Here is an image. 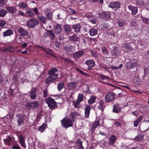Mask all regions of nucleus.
Listing matches in <instances>:
<instances>
[{
  "label": "nucleus",
  "mask_w": 149,
  "mask_h": 149,
  "mask_svg": "<svg viewBox=\"0 0 149 149\" xmlns=\"http://www.w3.org/2000/svg\"><path fill=\"white\" fill-rule=\"evenodd\" d=\"M143 2L142 0H137L136 3L137 5L142 6L143 5Z\"/></svg>",
  "instance_id": "603ef678"
},
{
  "label": "nucleus",
  "mask_w": 149,
  "mask_h": 149,
  "mask_svg": "<svg viewBox=\"0 0 149 149\" xmlns=\"http://www.w3.org/2000/svg\"><path fill=\"white\" fill-rule=\"evenodd\" d=\"M99 122L98 121H95L93 123L90 129L91 133H93L94 132L95 129L99 125Z\"/></svg>",
  "instance_id": "f3484780"
},
{
  "label": "nucleus",
  "mask_w": 149,
  "mask_h": 149,
  "mask_svg": "<svg viewBox=\"0 0 149 149\" xmlns=\"http://www.w3.org/2000/svg\"><path fill=\"white\" fill-rule=\"evenodd\" d=\"M80 103V102L77 100L76 101H73L72 102L74 107L76 108H78L80 106L79 103Z\"/></svg>",
  "instance_id": "37998d69"
},
{
  "label": "nucleus",
  "mask_w": 149,
  "mask_h": 149,
  "mask_svg": "<svg viewBox=\"0 0 149 149\" xmlns=\"http://www.w3.org/2000/svg\"><path fill=\"white\" fill-rule=\"evenodd\" d=\"M64 82L62 81L61 82L58 83L57 86V88L59 91H60L62 88L64 87Z\"/></svg>",
  "instance_id": "2f4dec72"
},
{
  "label": "nucleus",
  "mask_w": 149,
  "mask_h": 149,
  "mask_svg": "<svg viewBox=\"0 0 149 149\" xmlns=\"http://www.w3.org/2000/svg\"><path fill=\"white\" fill-rule=\"evenodd\" d=\"M121 4V3L118 1L112 2L109 4V6L115 10H117L120 8Z\"/></svg>",
  "instance_id": "6e6552de"
},
{
  "label": "nucleus",
  "mask_w": 149,
  "mask_h": 149,
  "mask_svg": "<svg viewBox=\"0 0 149 149\" xmlns=\"http://www.w3.org/2000/svg\"><path fill=\"white\" fill-rule=\"evenodd\" d=\"M77 82H71L68 84L67 86L69 90H74L77 88Z\"/></svg>",
  "instance_id": "9b49d317"
},
{
  "label": "nucleus",
  "mask_w": 149,
  "mask_h": 149,
  "mask_svg": "<svg viewBox=\"0 0 149 149\" xmlns=\"http://www.w3.org/2000/svg\"><path fill=\"white\" fill-rule=\"evenodd\" d=\"M82 142L81 141H80L79 142V148L80 149H84L82 145Z\"/></svg>",
  "instance_id": "69168bd1"
},
{
  "label": "nucleus",
  "mask_w": 149,
  "mask_h": 149,
  "mask_svg": "<svg viewBox=\"0 0 149 149\" xmlns=\"http://www.w3.org/2000/svg\"><path fill=\"white\" fill-rule=\"evenodd\" d=\"M68 10L71 14L76 15L77 14V12L74 9L71 8H68Z\"/></svg>",
  "instance_id": "3c124183"
},
{
  "label": "nucleus",
  "mask_w": 149,
  "mask_h": 149,
  "mask_svg": "<svg viewBox=\"0 0 149 149\" xmlns=\"http://www.w3.org/2000/svg\"><path fill=\"white\" fill-rule=\"evenodd\" d=\"M46 19L48 20H51L52 19V13H49L48 14H46Z\"/></svg>",
  "instance_id": "09e8293b"
},
{
  "label": "nucleus",
  "mask_w": 149,
  "mask_h": 149,
  "mask_svg": "<svg viewBox=\"0 0 149 149\" xmlns=\"http://www.w3.org/2000/svg\"><path fill=\"white\" fill-rule=\"evenodd\" d=\"M37 88H34L33 90H31L29 92V97L32 100L35 99L37 96L36 91H37Z\"/></svg>",
  "instance_id": "1a4fd4ad"
},
{
  "label": "nucleus",
  "mask_w": 149,
  "mask_h": 149,
  "mask_svg": "<svg viewBox=\"0 0 149 149\" xmlns=\"http://www.w3.org/2000/svg\"><path fill=\"white\" fill-rule=\"evenodd\" d=\"M91 107L87 105L84 108L85 110V118H89Z\"/></svg>",
  "instance_id": "ddd939ff"
},
{
  "label": "nucleus",
  "mask_w": 149,
  "mask_h": 149,
  "mask_svg": "<svg viewBox=\"0 0 149 149\" xmlns=\"http://www.w3.org/2000/svg\"><path fill=\"white\" fill-rule=\"evenodd\" d=\"M141 19L146 24H149V19L142 17Z\"/></svg>",
  "instance_id": "864d4df0"
},
{
  "label": "nucleus",
  "mask_w": 149,
  "mask_h": 149,
  "mask_svg": "<svg viewBox=\"0 0 149 149\" xmlns=\"http://www.w3.org/2000/svg\"><path fill=\"white\" fill-rule=\"evenodd\" d=\"M84 52L82 51H79L75 52L73 55V57L76 59H78L81 57L84 54Z\"/></svg>",
  "instance_id": "aec40b11"
},
{
  "label": "nucleus",
  "mask_w": 149,
  "mask_h": 149,
  "mask_svg": "<svg viewBox=\"0 0 149 149\" xmlns=\"http://www.w3.org/2000/svg\"><path fill=\"white\" fill-rule=\"evenodd\" d=\"M43 97L45 98H46L49 95L48 91L47 88L43 90Z\"/></svg>",
  "instance_id": "de8ad7c7"
},
{
  "label": "nucleus",
  "mask_w": 149,
  "mask_h": 149,
  "mask_svg": "<svg viewBox=\"0 0 149 149\" xmlns=\"http://www.w3.org/2000/svg\"><path fill=\"white\" fill-rule=\"evenodd\" d=\"M99 78L102 80H106L110 79L109 76H105L102 75L101 74H99Z\"/></svg>",
  "instance_id": "a18cd8bd"
},
{
  "label": "nucleus",
  "mask_w": 149,
  "mask_h": 149,
  "mask_svg": "<svg viewBox=\"0 0 149 149\" xmlns=\"http://www.w3.org/2000/svg\"><path fill=\"white\" fill-rule=\"evenodd\" d=\"M13 31L11 29H8L3 32V35L4 37L10 36L13 34Z\"/></svg>",
  "instance_id": "b1692460"
},
{
  "label": "nucleus",
  "mask_w": 149,
  "mask_h": 149,
  "mask_svg": "<svg viewBox=\"0 0 149 149\" xmlns=\"http://www.w3.org/2000/svg\"><path fill=\"white\" fill-rule=\"evenodd\" d=\"M6 24V22L4 20L0 21V27L4 26Z\"/></svg>",
  "instance_id": "bf43d9fd"
},
{
  "label": "nucleus",
  "mask_w": 149,
  "mask_h": 149,
  "mask_svg": "<svg viewBox=\"0 0 149 149\" xmlns=\"http://www.w3.org/2000/svg\"><path fill=\"white\" fill-rule=\"evenodd\" d=\"M105 17L107 19H109L111 17V14L109 12H105Z\"/></svg>",
  "instance_id": "6e6d98bb"
},
{
  "label": "nucleus",
  "mask_w": 149,
  "mask_h": 149,
  "mask_svg": "<svg viewBox=\"0 0 149 149\" xmlns=\"http://www.w3.org/2000/svg\"><path fill=\"white\" fill-rule=\"evenodd\" d=\"M26 13L28 16L30 17H32L34 16V14L32 12V11L31 10V9L29 10H26Z\"/></svg>",
  "instance_id": "58836bf2"
},
{
  "label": "nucleus",
  "mask_w": 149,
  "mask_h": 149,
  "mask_svg": "<svg viewBox=\"0 0 149 149\" xmlns=\"http://www.w3.org/2000/svg\"><path fill=\"white\" fill-rule=\"evenodd\" d=\"M116 136L114 135H112L109 138V144L111 145H113L116 141Z\"/></svg>",
  "instance_id": "4be33fe9"
},
{
  "label": "nucleus",
  "mask_w": 149,
  "mask_h": 149,
  "mask_svg": "<svg viewBox=\"0 0 149 149\" xmlns=\"http://www.w3.org/2000/svg\"><path fill=\"white\" fill-rule=\"evenodd\" d=\"M8 49H8L5 48V47H4L3 48H0V50L1 51H2V52H6L7 51Z\"/></svg>",
  "instance_id": "774afa93"
},
{
  "label": "nucleus",
  "mask_w": 149,
  "mask_h": 149,
  "mask_svg": "<svg viewBox=\"0 0 149 149\" xmlns=\"http://www.w3.org/2000/svg\"><path fill=\"white\" fill-rule=\"evenodd\" d=\"M62 29L61 25L59 24H57L54 27V31L56 34H59L62 31Z\"/></svg>",
  "instance_id": "f8f14e48"
},
{
  "label": "nucleus",
  "mask_w": 149,
  "mask_h": 149,
  "mask_svg": "<svg viewBox=\"0 0 149 149\" xmlns=\"http://www.w3.org/2000/svg\"><path fill=\"white\" fill-rule=\"evenodd\" d=\"M6 9L9 12L12 13H16L17 9L15 7L8 6L6 8Z\"/></svg>",
  "instance_id": "5701e85b"
},
{
  "label": "nucleus",
  "mask_w": 149,
  "mask_h": 149,
  "mask_svg": "<svg viewBox=\"0 0 149 149\" xmlns=\"http://www.w3.org/2000/svg\"><path fill=\"white\" fill-rule=\"evenodd\" d=\"M143 118L142 116H141L139 117L136 120L134 121V126L136 127L138 126V123L141 121Z\"/></svg>",
  "instance_id": "473e14b6"
},
{
  "label": "nucleus",
  "mask_w": 149,
  "mask_h": 149,
  "mask_svg": "<svg viewBox=\"0 0 149 149\" xmlns=\"http://www.w3.org/2000/svg\"><path fill=\"white\" fill-rule=\"evenodd\" d=\"M31 10L33 11L36 14L38 15V10L36 7L31 8Z\"/></svg>",
  "instance_id": "4d7b16f0"
},
{
  "label": "nucleus",
  "mask_w": 149,
  "mask_h": 149,
  "mask_svg": "<svg viewBox=\"0 0 149 149\" xmlns=\"http://www.w3.org/2000/svg\"><path fill=\"white\" fill-rule=\"evenodd\" d=\"M140 109L142 113H145L148 112V107L146 106H144L141 107Z\"/></svg>",
  "instance_id": "4c0bfd02"
},
{
  "label": "nucleus",
  "mask_w": 149,
  "mask_h": 149,
  "mask_svg": "<svg viewBox=\"0 0 149 149\" xmlns=\"http://www.w3.org/2000/svg\"><path fill=\"white\" fill-rule=\"evenodd\" d=\"M64 30L65 32L69 33L71 31V28L69 25L66 24L64 26Z\"/></svg>",
  "instance_id": "72a5a7b5"
},
{
  "label": "nucleus",
  "mask_w": 149,
  "mask_h": 149,
  "mask_svg": "<svg viewBox=\"0 0 149 149\" xmlns=\"http://www.w3.org/2000/svg\"><path fill=\"white\" fill-rule=\"evenodd\" d=\"M69 38L70 40L76 42L78 41L79 39V38L75 35H73L72 36H70Z\"/></svg>",
  "instance_id": "7c9ffc66"
},
{
  "label": "nucleus",
  "mask_w": 149,
  "mask_h": 149,
  "mask_svg": "<svg viewBox=\"0 0 149 149\" xmlns=\"http://www.w3.org/2000/svg\"><path fill=\"white\" fill-rule=\"evenodd\" d=\"M47 35L52 40H54L55 38V34L52 30L47 31Z\"/></svg>",
  "instance_id": "393cba45"
},
{
  "label": "nucleus",
  "mask_w": 149,
  "mask_h": 149,
  "mask_svg": "<svg viewBox=\"0 0 149 149\" xmlns=\"http://www.w3.org/2000/svg\"><path fill=\"white\" fill-rule=\"evenodd\" d=\"M113 111V112L118 113L121 112V109L119 105H114Z\"/></svg>",
  "instance_id": "a878e982"
},
{
  "label": "nucleus",
  "mask_w": 149,
  "mask_h": 149,
  "mask_svg": "<svg viewBox=\"0 0 149 149\" xmlns=\"http://www.w3.org/2000/svg\"><path fill=\"white\" fill-rule=\"evenodd\" d=\"M84 99V95L81 93L79 94L78 98L77 100L81 102L82 101H83Z\"/></svg>",
  "instance_id": "e433bc0d"
},
{
  "label": "nucleus",
  "mask_w": 149,
  "mask_h": 149,
  "mask_svg": "<svg viewBox=\"0 0 149 149\" xmlns=\"http://www.w3.org/2000/svg\"><path fill=\"white\" fill-rule=\"evenodd\" d=\"M47 128V124L45 123H43L41 126L39 127L38 130L39 131L41 132H42L45 131V130Z\"/></svg>",
  "instance_id": "cd10ccee"
},
{
  "label": "nucleus",
  "mask_w": 149,
  "mask_h": 149,
  "mask_svg": "<svg viewBox=\"0 0 149 149\" xmlns=\"http://www.w3.org/2000/svg\"><path fill=\"white\" fill-rule=\"evenodd\" d=\"M58 71L57 69L54 68L48 72V73L49 75L45 80V82L47 84L57 79L58 75V74L57 73Z\"/></svg>",
  "instance_id": "f257e3e1"
},
{
  "label": "nucleus",
  "mask_w": 149,
  "mask_h": 149,
  "mask_svg": "<svg viewBox=\"0 0 149 149\" xmlns=\"http://www.w3.org/2000/svg\"><path fill=\"white\" fill-rule=\"evenodd\" d=\"M38 18L41 22L43 24H45L46 23L47 19L46 18L43 16H38Z\"/></svg>",
  "instance_id": "c9c22d12"
},
{
  "label": "nucleus",
  "mask_w": 149,
  "mask_h": 149,
  "mask_svg": "<svg viewBox=\"0 0 149 149\" xmlns=\"http://www.w3.org/2000/svg\"><path fill=\"white\" fill-rule=\"evenodd\" d=\"M72 28L74 29L75 32L78 33L80 31L81 29L80 25L79 24H74L72 26Z\"/></svg>",
  "instance_id": "412c9836"
},
{
  "label": "nucleus",
  "mask_w": 149,
  "mask_h": 149,
  "mask_svg": "<svg viewBox=\"0 0 149 149\" xmlns=\"http://www.w3.org/2000/svg\"><path fill=\"white\" fill-rule=\"evenodd\" d=\"M118 26L119 27H122V26H124L125 24L126 23L125 22L122 20H119L118 21Z\"/></svg>",
  "instance_id": "79ce46f5"
},
{
  "label": "nucleus",
  "mask_w": 149,
  "mask_h": 149,
  "mask_svg": "<svg viewBox=\"0 0 149 149\" xmlns=\"http://www.w3.org/2000/svg\"><path fill=\"white\" fill-rule=\"evenodd\" d=\"M13 149H20V147L19 145L17 144V145L13 146Z\"/></svg>",
  "instance_id": "338daca9"
},
{
  "label": "nucleus",
  "mask_w": 149,
  "mask_h": 149,
  "mask_svg": "<svg viewBox=\"0 0 149 149\" xmlns=\"http://www.w3.org/2000/svg\"><path fill=\"white\" fill-rule=\"evenodd\" d=\"M18 138L19 140V143L21 146L24 148H26V146L25 143V139L23 136L22 135H21Z\"/></svg>",
  "instance_id": "6ab92c4d"
},
{
  "label": "nucleus",
  "mask_w": 149,
  "mask_h": 149,
  "mask_svg": "<svg viewBox=\"0 0 149 149\" xmlns=\"http://www.w3.org/2000/svg\"><path fill=\"white\" fill-rule=\"evenodd\" d=\"M39 104V103L38 101H34L33 102L27 103L26 107L29 109H36L38 107Z\"/></svg>",
  "instance_id": "0eeeda50"
},
{
  "label": "nucleus",
  "mask_w": 149,
  "mask_h": 149,
  "mask_svg": "<svg viewBox=\"0 0 149 149\" xmlns=\"http://www.w3.org/2000/svg\"><path fill=\"white\" fill-rule=\"evenodd\" d=\"M61 122L62 126L66 129L72 127L73 125V121L68 118H64Z\"/></svg>",
  "instance_id": "f03ea898"
},
{
  "label": "nucleus",
  "mask_w": 149,
  "mask_h": 149,
  "mask_svg": "<svg viewBox=\"0 0 149 149\" xmlns=\"http://www.w3.org/2000/svg\"><path fill=\"white\" fill-rule=\"evenodd\" d=\"M3 141L5 144L8 146H10V143L11 140V138L8 136H7L6 139H3Z\"/></svg>",
  "instance_id": "f704fd0d"
},
{
  "label": "nucleus",
  "mask_w": 149,
  "mask_h": 149,
  "mask_svg": "<svg viewBox=\"0 0 149 149\" xmlns=\"http://www.w3.org/2000/svg\"><path fill=\"white\" fill-rule=\"evenodd\" d=\"M18 13V15L22 16L23 17L25 16V14L21 10L19 11Z\"/></svg>",
  "instance_id": "0e129e2a"
},
{
  "label": "nucleus",
  "mask_w": 149,
  "mask_h": 149,
  "mask_svg": "<svg viewBox=\"0 0 149 149\" xmlns=\"http://www.w3.org/2000/svg\"><path fill=\"white\" fill-rule=\"evenodd\" d=\"M80 116V114L79 113L76 112H74L71 113L69 115V117L71 118V119L73 122L76 118H79Z\"/></svg>",
  "instance_id": "a211bd4d"
},
{
  "label": "nucleus",
  "mask_w": 149,
  "mask_h": 149,
  "mask_svg": "<svg viewBox=\"0 0 149 149\" xmlns=\"http://www.w3.org/2000/svg\"><path fill=\"white\" fill-rule=\"evenodd\" d=\"M85 64L89 67H92L95 65V62L92 60H89L85 62Z\"/></svg>",
  "instance_id": "bb28decb"
},
{
  "label": "nucleus",
  "mask_w": 149,
  "mask_h": 149,
  "mask_svg": "<svg viewBox=\"0 0 149 149\" xmlns=\"http://www.w3.org/2000/svg\"><path fill=\"white\" fill-rule=\"evenodd\" d=\"M105 12L100 13L98 14L99 17L101 18H103L105 17Z\"/></svg>",
  "instance_id": "13d9d810"
},
{
  "label": "nucleus",
  "mask_w": 149,
  "mask_h": 149,
  "mask_svg": "<svg viewBox=\"0 0 149 149\" xmlns=\"http://www.w3.org/2000/svg\"><path fill=\"white\" fill-rule=\"evenodd\" d=\"M100 67L103 69L107 70L109 68L104 63H101L99 65Z\"/></svg>",
  "instance_id": "49530a36"
},
{
  "label": "nucleus",
  "mask_w": 149,
  "mask_h": 149,
  "mask_svg": "<svg viewBox=\"0 0 149 149\" xmlns=\"http://www.w3.org/2000/svg\"><path fill=\"white\" fill-rule=\"evenodd\" d=\"M9 92L11 96H12V97L14 95V93H13L14 91H13V89H10L9 90Z\"/></svg>",
  "instance_id": "680f3d73"
},
{
  "label": "nucleus",
  "mask_w": 149,
  "mask_h": 149,
  "mask_svg": "<svg viewBox=\"0 0 149 149\" xmlns=\"http://www.w3.org/2000/svg\"><path fill=\"white\" fill-rule=\"evenodd\" d=\"M17 31L22 36H26L28 35V31L23 27H20L18 29Z\"/></svg>",
  "instance_id": "4468645a"
},
{
  "label": "nucleus",
  "mask_w": 149,
  "mask_h": 149,
  "mask_svg": "<svg viewBox=\"0 0 149 149\" xmlns=\"http://www.w3.org/2000/svg\"><path fill=\"white\" fill-rule=\"evenodd\" d=\"M5 5V0H0V6H2Z\"/></svg>",
  "instance_id": "052dcab7"
},
{
  "label": "nucleus",
  "mask_w": 149,
  "mask_h": 149,
  "mask_svg": "<svg viewBox=\"0 0 149 149\" xmlns=\"http://www.w3.org/2000/svg\"><path fill=\"white\" fill-rule=\"evenodd\" d=\"M124 47L127 49H128V50L130 51H132L133 49L132 47L129 44H125L124 45Z\"/></svg>",
  "instance_id": "8fccbe9b"
},
{
  "label": "nucleus",
  "mask_w": 149,
  "mask_h": 149,
  "mask_svg": "<svg viewBox=\"0 0 149 149\" xmlns=\"http://www.w3.org/2000/svg\"><path fill=\"white\" fill-rule=\"evenodd\" d=\"M7 12L3 9H0V17H4L7 14Z\"/></svg>",
  "instance_id": "ea45409f"
},
{
  "label": "nucleus",
  "mask_w": 149,
  "mask_h": 149,
  "mask_svg": "<svg viewBox=\"0 0 149 149\" xmlns=\"http://www.w3.org/2000/svg\"><path fill=\"white\" fill-rule=\"evenodd\" d=\"M102 51L104 54H107L108 53V52L107 50V48L105 47H103L102 49Z\"/></svg>",
  "instance_id": "5fc2aeb1"
},
{
  "label": "nucleus",
  "mask_w": 149,
  "mask_h": 149,
  "mask_svg": "<svg viewBox=\"0 0 149 149\" xmlns=\"http://www.w3.org/2000/svg\"><path fill=\"white\" fill-rule=\"evenodd\" d=\"M129 9L131 11V14L132 15H135L136 14L138 11V8L137 7H134L132 5H130L128 6Z\"/></svg>",
  "instance_id": "2eb2a0df"
},
{
  "label": "nucleus",
  "mask_w": 149,
  "mask_h": 149,
  "mask_svg": "<svg viewBox=\"0 0 149 149\" xmlns=\"http://www.w3.org/2000/svg\"><path fill=\"white\" fill-rule=\"evenodd\" d=\"M89 32L90 35L91 36H93L97 34V30L96 28H93L91 29Z\"/></svg>",
  "instance_id": "c85d7f7f"
},
{
  "label": "nucleus",
  "mask_w": 149,
  "mask_h": 149,
  "mask_svg": "<svg viewBox=\"0 0 149 149\" xmlns=\"http://www.w3.org/2000/svg\"><path fill=\"white\" fill-rule=\"evenodd\" d=\"M137 63L136 62H128L126 65V68L127 69H133L136 67L137 66Z\"/></svg>",
  "instance_id": "9d476101"
},
{
  "label": "nucleus",
  "mask_w": 149,
  "mask_h": 149,
  "mask_svg": "<svg viewBox=\"0 0 149 149\" xmlns=\"http://www.w3.org/2000/svg\"><path fill=\"white\" fill-rule=\"evenodd\" d=\"M25 119L24 116L22 114H17L16 115V120L18 126H20L24 123Z\"/></svg>",
  "instance_id": "423d86ee"
},
{
  "label": "nucleus",
  "mask_w": 149,
  "mask_h": 149,
  "mask_svg": "<svg viewBox=\"0 0 149 149\" xmlns=\"http://www.w3.org/2000/svg\"><path fill=\"white\" fill-rule=\"evenodd\" d=\"M54 44L55 46L57 48L59 47L60 46V43L57 41L54 42Z\"/></svg>",
  "instance_id": "e2e57ef3"
},
{
  "label": "nucleus",
  "mask_w": 149,
  "mask_h": 149,
  "mask_svg": "<svg viewBox=\"0 0 149 149\" xmlns=\"http://www.w3.org/2000/svg\"><path fill=\"white\" fill-rule=\"evenodd\" d=\"M96 97L94 95H93L90 97V99L88 100V102L90 104H92L95 103V101Z\"/></svg>",
  "instance_id": "c756f323"
},
{
  "label": "nucleus",
  "mask_w": 149,
  "mask_h": 149,
  "mask_svg": "<svg viewBox=\"0 0 149 149\" xmlns=\"http://www.w3.org/2000/svg\"><path fill=\"white\" fill-rule=\"evenodd\" d=\"M116 94L113 92L108 93L105 95V101L106 102H110L113 101L115 98Z\"/></svg>",
  "instance_id": "20e7f679"
},
{
  "label": "nucleus",
  "mask_w": 149,
  "mask_h": 149,
  "mask_svg": "<svg viewBox=\"0 0 149 149\" xmlns=\"http://www.w3.org/2000/svg\"><path fill=\"white\" fill-rule=\"evenodd\" d=\"M143 139V137L141 135H139L136 136L134 138V141H141Z\"/></svg>",
  "instance_id": "c03bdc74"
},
{
  "label": "nucleus",
  "mask_w": 149,
  "mask_h": 149,
  "mask_svg": "<svg viewBox=\"0 0 149 149\" xmlns=\"http://www.w3.org/2000/svg\"><path fill=\"white\" fill-rule=\"evenodd\" d=\"M18 6L22 8H25L26 7V5L25 3L23 2H19L18 4Z\"/></svg>",
  "instance_id": "a19ab883"
},
{
  "label": "nucleus",
  "mask_w": 149,
  "mask_h": 149,
  "mask_svg": "<svg viewBox=\"0 0 149 149\" xmlns=\"http://www.w3.org/2000/svg\"><path fill=\"white\" fill-rule=\"evenodd\" d=\"M39 24V21L35 18H32L29 20L27 25L29 28H33Z\"/></svg>",
  "instance_id": "39448f33"
},
{
  "label": "nucleus",
  "mask_w": 149,
  "mask_h": 149,
  "mask_svg": "<svg viewBox=\"0 0 149 149\" xmlns=\"http://www.w3.org/2000/svg\"><path fill=\"white\" fill-rule=\"evenodd\" d=\"M46 102L49 108L52 109L56 108L57 107L56 103L55 100L51 97L47 98L46 100Z\"/></svg>",
  "instance_id": "7ed1b4c3"
},
{
  "label": "nucleus",
  "mask_w": 149,
  "mask_h": 149,
  "mask_svg": "<svg viewBox=\"0 0 149 149\" xmlns=\"http://www.w3.org/2000/svg\"><path fill=\"white\" fill-rule=\"evenodd\" d=\"M97 108L103 111L105 108V105L104 101L100 100L98 103H97Z\"/></svg>",
  "instance_id": "dca6fc26"
}]
</instances>
